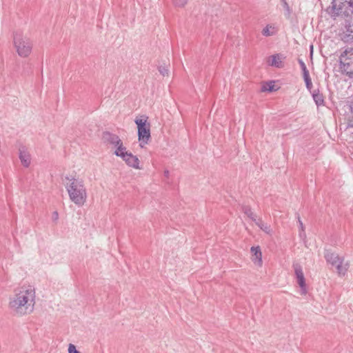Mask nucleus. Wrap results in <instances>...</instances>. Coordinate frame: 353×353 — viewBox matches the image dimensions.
I'll return each instance as SVG.
<instances>
[{"mask_svg": "<svg viewBox=\"0 0 353 353\" xmlns=\"http://www.w3.org/2000/svg\"><path fill=\"white\" fill-rule=\"evenodd\" d=\"M252 261L261 267L262 265V253H256V255H253Z\"/></svg>", "mask_w": 353, "mask_h": 353, "instance_id": "obj_20", "label": "nucleus"}, {"mask_svg": "<svg viewBox=\"0 0 353 353\" xmlns=\"http://www.w3.org/2000/svg\"><path fill=\"white\" fill-rule=\"evenodd\" d=\"M342 72L349 78H353V48H347L339 57Z\"/></svg>", "mask_w": 353, "mask_h": 353, "instance_id": "obj_7", "label": "nucleus"}, {"mask_svg": "<svg viewBox=\"0 0 353 353\" xmlns=\"http://www.w3.org/2000/svg\"><path fill=\"white\" fill-rule=\"evenodd\" d=\"M269 64L276 68L281 67V59L279 55H272L269 58Z\"/></svg>", "mask_w": 353, "mask_h": 353, "instance_id": "obj_15", "label": "nucleus"}, {"mask_svg": "<svg viewBox=\"0 0 353 353\" xmlns=\"http://www.w3.org/2000/svg\"><path fill=\"white\" fill-rule=\"evenodd\" d=\"M243 210L244 212V213L248 216L250 217L251 219H252L254 222L257 220L256 219V216L254 214V213L252 212L250 208L248 207V206H245L243 207Z\"/></svg>", "mask_w": 353, "mask_h": 353, "instance_id": "obj_18", "label": "nucleus"}, {"mask_svg": "<svg viewBox=\"0 0 353 353\" xmlns=\"http://www.w3.org/2000/svg\"><path fill=\"white\" fill-rule=\"evenodd\" d=\"M103 139L105 142L110 143L114 146H117L121 141L117 135L111 134L108 132H103Z\"/></svg>", "mask_w": 353, "mask_h": 353, "instance_id": "obj_9", "label": "nucleus"}, {"mask_svg": "<svg viewBox=\"0 0 353 353\" xmlns=\"http://www.w3.org/2000/svg\"><path fill=\"white\" fill-rule=\"evenodd\" d=\"M35 296V290L32 286L17 288L9 297L8 308L17 316L31 314L34 308Z\"/></svg>", "mask_w": 353, "mask_h": 353, "instance_id": "obj_1", "label": "nucleus"}, {"mask_svg": "<svg viewBox=\"0 0 353 353\" xmlns=\"http://www.w3.org/2000/svg\"><path fill=\"white\" fill-rule=\"evenodd\" d=\"M294 268L296 277L297 279V283L302 290V293L305 294V292H306L305 282V278H304L303 272L302 270V268L299 264H294Z\"/></svg>", "mask_w": 353, "mask_h": 353, "instance_id": "obj_8", "label": "nucleus"}, {"mask_svg": "<svg viewBox=\"0 0 353 353\" xmlns=\"http://www.w3.org/2000/svg\"><path fill=\"white\" fill-rule=\"evenodd\" d=\"M159 71L163 76L168 75V70L165 66H160L159 68Z\"/></svg>", "mask_w": 353, "mask_h": 353, "instance_id": "obj_24", "label": "nucleus"}, {"mask_svg": "<svg viewBox=\"0 0 353 353\" xmlns=\"http://www.w3.org/2000/svg\"><path fill=\"white\" fill-rule=\"evenodd\" d=\"M70 200L77 205H82L86 201L87 193L83 180L72 179L66 185Z\"/></svg>", "mask_w": 353, "mask_h": 353, "instance_id": "obj_2", "label": "nucleus"}, {"mask_svg": "<svg viewBox=\"0 0 353 353\" xmlns=\"http://www.w3.org/2000/svg\"><path fill=\"white\" fill-rule=\"evenodd\" d=\"M255 223L259 226L263 232L270 234L272 233V229L270 225L264 223L261 219H257Z\"/></svg>", "mask_w": 353, "mask_h": 353, "instance_id": "obj_14", "label": "nucleus"}, {"mask_svg": "<svg viewBox=\"0 0 353 353\" xmlns=\"http://www.w3.org/2000/svg\"><path fill=\"white\" fill-rule=\"evenodd\" d=\"M251 252L252 253L253 255H256V253H261V249L259 247H252Z\"/></svg>", "mask_w": 353, "mask_h": 353, "instance_id": "obj_26", "label": "nucleus"}, {"mask_svg": "<svg viewBox=\"0 0 353 353\" xmlns=\"http://www.w3.org/2000/svg\"><path fill=\"white\" fill-rule=\"evenodd\" d=\"M173 5L177 8H183L188 3V0H173Z\"/></svg>", "mask_w": 353, "mask_h": 353, "instance_id": "obj_21", "label": "nucleus"}, {"mask_svg": "<svg viewBox=\"0 0 353 353\" xmlns=\"http://www.w3.org/2000/svg\"><path fill=\"white\" fill-rule=\"evenodd\" d=\"M326 261L332 265L335 266L339 275H345L347 272L350 264L348 262H344V258L341 257L335 252L330 250H325L324 254Z\"/></svg>", "mask_w": 353, "mask_h": 353, "instance_id": "obj_6", "label": "nucleus"}, {"mask_svg": "<svg viewBox=\"0 0 353 353\" xmlns=\"http://www.w3.org/2000/svg\"><path fill=\"white\" fill-rule=\"evenodd\" d=\"M312 97L317 106L323 105L324 98L319 90H315L312 92Z\"/></svg>", "mask_w": 353, "mask_h": 353, "instance_id": "obj_12", "label": "nucleus"}, {"mask_svg": "<svg viewBox=\"0 0 353 353\" xmlns=\"http://www.w3.org/2000/svg\"><path fill=\"white\" fill-rule=\"evenodd\" d=\"M19 159L24 167L28 168L30 165L31 162L30 155L24 148L19 149Z\"/></svg>", "mask_w": 353, "mask_h": 353, "instance_id": "obj_10", "label": "nucleus"}, {"mask_svg": "<svg viewBox=\"0 0 353 353\" xmlns=\"http://www.w3.org/2000/svg\"><path fill=\"white\" fill-rule=\"evenodd\" d=\"M274 90V84L272 82H270L269 83H267L265 85H263L262 90L263 91H273Z\"/></svg>", "mask_w": 353, "mask_h": 353, "instance_id": "obj_22", "label": "nucleus"}, {"mask_svg": "<svg viewBox=\"0 0 353 353\" xmlns=\"http://www.w3.org/2000/svg\"><path fill=\"white\" fill-rule=\"evenodd\" d=\"M349 106L350 114L348 116L347 125V127L353 128V101L350 102Z\"/></svg>", "mask_w": 353, "mask_h": 353, "instance_id": "obj_16", "label": "nucleus"}, {"mask_svg": "<svg viewBox=\"0 0 353 353\" xmlns=\"http://www.w3.org/2000/svg\"><path fill=\"white\" fill-rule=\"evenodd\" d=\"M262 34L266 37L273 35L274 34V28L271 26H267L265 28H263Z\"/></svg>", "mask_w": 353, "mask_h": 353, "instance_id": "obj_19", "label": "nucleus"}, {"mask_svg": "<svg viewBox=\"0 0 353 353\" xmlns=\"http://www.w3.org/2000/svg\"><path fill=\"white\" fill-rule=\"evenodd\" d=\"M52 219L53 221H54L55 223L57 222L58 219H59V214L57 211H54L53 213H52Z\"/></svg>", "mask_w": 353, "mask_h": 353, "instance_id": "obj_27", "label": "nucleus"}, {"mask_svg": "<svg viewBox=\"0 0 353 353\" xmlns=\"http://www.w3.org/2000/svg\"><path fill=\"white\" fill-rule=\"evenodd\" d=\"M134 122L138 128V137L141 142L140 145L143 148V145L147 144L151 138L150 124L148 123V117L144 115L137 117Z\"/></svg>", "mask_w": 353, "mask_h": 353, "instance_id": "obj_5", "label": "nucleus"}, {"mask_svg": "<svg viewBox=\"0 0 353 353\" xmlns=\"http://www.w3.org/2000/svg\"><path fill=\"white\" fill-rule=\"evenodd\" d=\"M123 159L129 166L136 169H140L139 166V159L136 156L132 155V153H128V154H125Z\"/></svg>", "mask_w": 353, "mask_h": 353, "instance_id": "obj_11", "label": "nucleus"}, {"mask_svg": "<svg viewBox=\"0 0 353 353\" xmlns=\"http://www.w3.org/2000/svg\"><path fill=\"white\" fill-rule=\"evenodd\" d=\"M328 12L332 17L353 14V0H333Z\"/></svg>", "mask_w": 353, "mask_h": 353, "instance_id": "obj_4", "label": "nucleus"}, {"mask_svg": "<svg viewBox=\"0 0 353 353\" xmlns=\"http://www.w3.org/2000/svg\"><path fill=\"white\" fill-rule=\"evenodd\" d=\"M13 45L19 57H28L31 54L32 41L21 30H17L13 32Z\"/></svg>", "mask_w": 353, "mask_h": 353, "instance_id": "obj_3", "label": "nucleus"}, {"mask_svg": "<svg viewBox=\"0 0 353 353\" xmlns=\"http://www.w3.org/2000/svg\"><path fill=\"white\" fill-rule=\"evenodd\" d=\"M299 63L302 70L303 78H305L306 77H310L309 71L307 69V67H306L305 63L303 62V61L302 59H299Z\"/></svg>", "mask_w": 353, "mask_h": 353, "instance_id": "obj_17", "label": "nucleus"}, {"mask_svg": "<svg viewBox=\"0 0 353 353\" xmlns=\"http://www.w3.org/2000/svg\"><path fill=\"white\" fill-rule=\"evenodd\" d=\"M303 79L305 81L306 88L309 90H310L312 87V80L310 79V77H306L303 78Z\"/></svg>", "mask_w": 353, "mask_h": 353, "instance_id": "obj_23", "label": "nucleus"}, {"mask_svg": "<svg viewBox=\"0 0 353 353\" xmlns=\"http://www.w3.org/2000/svg\"><path fill=\"white\" fill-rule=\"evenodd\" d=\"M68 353H81L77 349L74 345L70 343L68 345Z\"/></svg>", "mask_w": 353, "mask_h": 353, "instance_id": "obj_25", "label": "nucleus"}, {"mask_svg": "<svg viewBox=\"0 0 353 353\" xmlns=\"http://www.w3.org/2000/svg\"><path fill=\"white\" fill-rule=\"evenodd\" d=\"M164 175L166 176V177H168L169 176V171L168 170H165L164 172Z\"/></svg>", "mask_w": 353, "mask_h": 353, "instance_id": "obj_29", "label": "nucleus"}, {"mask_svg": "<svg viewBox=\"0 0 353 353\" xmlns=\"http://www.w3.org/2000/svg\"><path fill=\"white\" fill-rule=\"evenodd\" d=\"M116 147L117 150H115L114 154L117 156L121 157L122 159H123L125 154H128V152L126 151V148L123 145L121 141Z\"/></svg>", "mask_w": 353, "mask_h": 353, "instance_id": "obj_13", "label": "nucleus"}, {"mask_svg": "<svg viewBox=\"0 0 353 353\" xmlns=\"http://www.w3.org/2000/svg\"><path fill=\"white\" fill-rule=\"evenodd\" d=\"M298 220H299V223L300 225V228H301V231L303 232L304 231L303 224L299 216H298Z\"/></svg>", "mask_w": 353, "mask_h": 353, "instance_id": "obj_28", "label": "nucleus"}]
</instances>
